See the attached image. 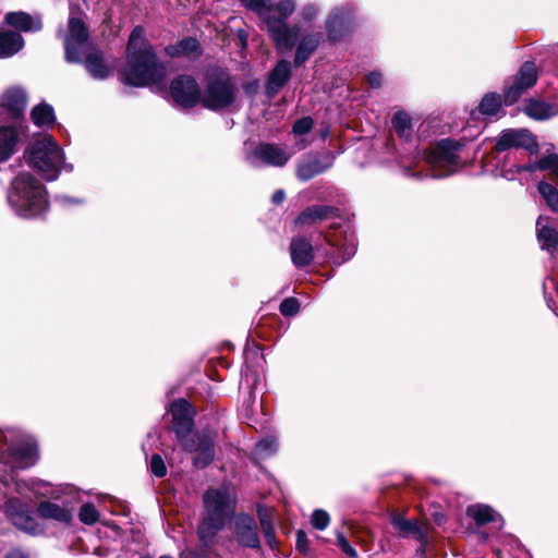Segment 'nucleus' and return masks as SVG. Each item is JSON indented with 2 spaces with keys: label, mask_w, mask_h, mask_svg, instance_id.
<instances>
[{
  "label": "nucleus",
  "mask_w": 558,
  "mask_h": 558,
  "mask_svg": "<svg viewBox=\"0 0 558 558\" xmlns=\"http://www.w3.org/2000/svg\"><path fill=\"white\" fill-rule=\"evenodd\" d=\"M337 536V543L339 545V547L342 549V551L351 557V558H356L357 557V553L356 550L351 546V544L347 541V538L344 537V535L341 533V532H337L336 534Z\"/></svg>",
  "instance_id": "obj_45"
},
{
  "label": "nucleus",
  "mask_w": 558,
  "mask_h": 558,
  "mask_svg": "<svg viewBox=\"0 0 558 558\" xmlns=\"http://www.w3.org/2000/svg\"><path fill=\"white\" fill-rule=\"evenodd\" d=\"M290 158L291 154L286 147L270 143L258 144L246 157L247 161L254 167H283Z\"/></svg>",
  "instance_id": "obj_13"
},
{
  "label": "nucleus",
  "mask_w": 558,
  "mask_h": 558,
  "mask_svg": "<svg viewBox=\"0 0 558 558\" xmlns=\"http://www.w3.org/2000/svg\"><path fill=\"white\" fill-rule=\"evenodd\" d=\"M539 170L549 171L555 181L558 182V155L549 154L538 161Z\"/></svg>",
  "instance_id": "obj_39"
},
{
  "label": "nucleus",
  "mask_w": 558,
  "mask_h": 558,
  "mask_svg": "<svg viewBox=\"0 0 558 558\" xmlns=\"http://www.w3.org/2000/svg\"><path fill=\"white\" fill-rule=\"evenodd\" d=\"M61 201H62L64 204L74 202L73 199H71L70 197H66V196L61 197Z\"/></svg>",
  "instance_id": "obj_56"
},
{
  "label": "nucleus",
  "mask_w": 558,
  "mask_h": 558,
  "mask_svg": "<svg viewBox=\"0 0 558 558\" xmlns=\"http://www.w3.org/2000/svg\"><path fill=\"white\" fill-rule=\"evenodd\" d=\"M236 99L233 80L222 71H213L207 75L206 87L201 93L199 102L207 109L221 110L233 106Z\"/></svg>",
  "instance_id": "obj_9"
},
{
  "label": "nucleus",
  "mask_w": 558,
  "mask_h": 558,
  "mask_svg": "<svg viewBox=\"0 0 558 558\" xmlns=\"http://www.w3.org/2000/svg\"><path fill=\"white\" fill-rule=\"evenodd\" d=\"M349 14L350 12L344 8H337L331 12L327 21L328 36L331 40L339 39L338 31L341 32L344 28Z\"/></svg>",
  "instance_id": "obj_31"
},
{
  "label": "nucleus",
  "mask_w": 558,
  "mask_h": 558,
  "mask_svg": "<svg viewBox=\"0 0 558 558\" xmlns=\"http://www.w3.org/2000/svg\"><path fill=\"white\" fill-rule=\"evenodd\" d=\"M170 412L172 414L173 429L181 440L183 448L195 453V466L205 468L208 465L215 457V435L211 432H204L190 436L195 412L187 401L180 399L172 402Z\"/></svg>",
  "instance_id": "obj_2"
},
{
  "label": "nucleus",
  "mask_w": 558,
  "mask_h": 558,
  "mask_svg": "<svg viewBox=\"0 0 558 558\" xmlns=\"http://www.w3.org/2000/svg\"><path fill=\"white\" fill-rule=\"evenodd\" d=\"M180 558H206V557L193 549H185L180 554Z\"/></svg>",
  "instance_id": "obj_52"
},
{
  "label": "nucleus",
  "mask_w": 558,
  "mask_h": 558,
  "mask_svg": "<svg viewBox=\"0 0 558 558\" xmlns=\"http://www.w3.org/2000/svg\"><path fill=\"white\" fill-rule=\"evenodd\" d=\"M5 558H28V557L23 550L14 548V549H11L10 551H8V554L5 555Z\"/></svg>",
  "instance_id": "obj_53"
},
{
  "label": "nucleus",
  "mask_w": 558,
  "mask_h": 558,
  "mask_svg": "<svg viewBox=\"0 0 558 558\" xmlns=\"http://www.w3.org/2000/svg\"><path fill=\"white\" fill-rule=\"evenodd\" d=\"M8 203L23 218L39 217L48 210L47 191L29 172L19 173L8 191Z\"/></svg>",
  "instance_id": "obj_3"
},
{
  "label": "nucleus",
  "mask_w": 558,
  "mask_h": 558,
  "mask_svg": "<svg viewBox=\"0 0 558 558\" xmlns=\"http://www.w3.org/2000/svg\"><path fill=\"white\" fill-rule=\"evenodd\" d=\"M4 512L17 529L33 535L40 532L39 524L32 514L29 507L20 499H8L4 504Z\"/></svg>",
  "instance_id": "obj_15"
},
{
  "label": "nucleus",
  "mask_w": 558,
  "mask_h": 558,
  "mask_svg": "<svg viewBox=\"0 0 558 558\" xmlns=\"http://www.w3.org/2000/svg\"><path fill=\"white\" fill-rule=\"evenodd\" d=\"M141 558H149V557H141Z\"/></svg>",
  "instance_id": "obj_59"
},
{
  "label": "nucleus",
  "mask_w": 558,
  "mask_h": 558,
  "mask_svg": "<svg viewBox=\"0 0 558 558\" xmlns=\"http://www.w3.org/2000/svg\"><path fill=\"white\" fill-rule=\"evenodd\" d=\"M36 460V446L24 441L17 429H0V464L13 471L29 468Z\"/></svg>",
  "instance_id": "obj_6"
},
{
  "label": "nucleus",
  "mask_w": 558,
  "mask_h": 558,
  "mask_svg": "<svg viewBox=\"0 0 558 558\" xmlns=\"http://www.w3.org/2000/svg\"><path fill=\"white\" fill-rule=\"evenodd\" d=\"M167 54L170 57L196 58L201 56L202 49L199 43L192 37L184 38L174 45L166 48Z\"/></svg>",
  "instance_id": "obj_25"
},
{
  "label": "nucleus",
  "mask_w": 558,
  "mask_h": 558,
  "mask_svg": "<svg viewBox=\"0 0 558 558\" xmlns=\"http://www.w3.org/2000/svg\"><path fill=\"white\" fill-rule=\"evenodd\" d=\"M295 3L293 0H279L278 2L272 1L271 15L276 20H282L287 25L286 20L294 12Z\"/></svg>",
  "instance_id": "obj_36"
},
{
  "label": "nucleus",
  "mask_w": 558,
  "mask_h": 558,
  "mask_svg": "<svg viewBox=\"0 0 558 558\" xmlns=\"http://www.w3.org/2000/svg\"><path fill=\"white\" fill-rule=\"evenodd\" d=\"M333 156L328 154L323 160L317 155L304 156L296 166V178L306 182L332 166Z\"/></svg>",
  "instance_id": "obj_17"
},
{
  "label": "nucleus",
  "mask_w": 558,
  "mask_h": 558,
  "mask_svg": "<svg viewBox=\"0 0 558 558\" xmlns=\"http://www.w3.org/2000/svg\"><path fill=\"white\" fill-rule=\"evenodd\" d=\"M166 76L165 66L158 62L151 46L146 41L144 29L137 26L130 35L128 61L121 73L125 85L142 87L158 84Z\"/></svg>",
  "instance_id": "obj_1"
},
{
  "label": "nucleus",
  "mask_w": 558,
  "mask_h": 558,
  "mask_svg": "<svg viewBox=\"0 0 558 558\" xmlns=\"http://www.w3.org/2000/svg\"><path fill=\"white\" fill-rule=\"evenodd\" d=\"M234 502L230 487L209 489L204 495L205 515L198 527V535L207 543L223 525L225 519Z\"/></svg>",
  "instance_id": "obj_4"
},
{
  "label": "nucleus",
  "mask_w": 558,
  "mask_h": 558,
  "mask_svg": "<svg viewBox=\"0 0 558 558\" xmlns=\"http://www.w3.org/2000/svg\"><path fill=\"white\" fill-rule=\"evenodd\" d=\"M313 128V120L308 117L298 120L293 125V132L298 135L308 133Z\"/></svg>",
  "instance_id": "obj_44"
},
{
  "label": "nucleus",
  "mask_w": 558,
  "mask_h": 558,
  "mask_svg": "<svg viewBox=\"0 0 558 558\" xmlns=\"http://www.w3.org/2000/svg\"><path fill=\"white\" fill-rule=\"evenodd\" d=\"M495 148L505 151L510 148H523L530 154L538 151L536 137L526 129H507L498 136Z\"/></svg>",
  "instance_id": "obj_14"
},
{
  "label": "nucleus",
  "mask_w": 558,
  "mask_h": 558,
  "mask_svg": "<svg viewBox=\"0 0 558 558\" xmlns=\"http://www.w3.org/2000/svg\"><path fill=\"white\" fill-rule=\"evenodd\" d=\"M81 522L87 525L96 523L99 519V513L93 504H84L78 512Z\"/></svg>",
  "instance_id": "obj_40"
},
{
  "label": "nucleus",
  "mask_w": 558,
  "mask_h": 558,
  "mask_svg": "<svg viewBox=\"0 0 558 558\" xmlns=\"http://www.w3.org/2000/svg\"><path fill=\"white\" fill-rule=\"evenodd\" d=\"M311 523L316 530H325L330 523L329 514L323 509H316L311 517Z\"/></svg>",
  "instance_id": "obj_41"
},
{
  "label": "nucleus",
  "mask_w": 558,
  "mask_h": 558,
  "mask_svg": "<svg viewBox=\"0 0 558 558\" xmlns=\"http://www.w3.org/2000/svg\"><path fill=\"white\" fill-rule=\"evenodd\" d=\"M366 80L372 87L378 88L383 84V75L380 72H371L367 74Z\"/></svg>",
  "instance_id": "obj_48"
},
{
  "label": "nucleus",
  "mask_w": 558,
  "mask_h": 558,
  "mask_svg": "<svg viewBox=\"0 0 558 558\" xmlns=\"http://www.w3.org/2000/svg\"><path fill=\"white\" fill-rule=\"evenodd\" d=\"M68 28L64 37L65 59L68 62L80 63L83 52L94 47L89 41L87 26L80 17L70 16Z\"/></svg>",
  "instance_id": "obj_11"
},
{
  "label": "nucleus",
  "mask_w": 558,
  "mask_h": 558,
  "mask_svg": "<svg viewBox=\"0 0 558 558\" xmlns=\"http://www.w3.org/2000/svg\"><path fill=\"white\" fill-rule=\"evenodd\" d=\"M320 41L319 34L306 35L300 41L294 59L295 65H301L315 51Z\"/></svg>",
  "instance_id": "obj_32"
},
{
  "label": "nucleus",
  "mask_w": 558,
  "mask_h": 558,
  "mask_svg": "<svg viewBox=\"0 0 558 558\" xmlns=\"http://www.w3.org/2000/svg\"><path fill=\"white\" fill-rule=\"evenodd\" d=\"M0 109L5 108L12 117H19L27 104L26 94L21 88H11L2 96Z\"/></svg>",
  "instance_id": "obj_21"
},
{
  "label": "nucleus",
  "mask_w": 558,
  "mask_h": 558,
  "mask_svg": "<svg viewBox=\"0 0 558 558\" xmlns=\"http://www.w3.org/2000/svg\"><path fill=\"white\" fill-rule=\"evenodd\" d=\"M291 76V64L289 61H279L275 69L270 72L267 82V92L275 95L289 81Z\"/></svg>",
  "instance_id": "obj_22"
},
{
  "label": "nucleus",
  "mask_w": 558,
  "mask_h": 558,
  "mask_svg": "<svg viewBox=\"0 0 558 558\" xmlns=\"http://www.w3.org/2000/svg\"><path fill=\"white\" fill-rule=\"evenodd\" d=\"M466 513L480 525L488 522H496L497 520L502 522L501 518L495 512V510L487 505L477 504L470 506L466 509ZM501 525L502 523L500 526Z\"/></svg>",
  "instance_id": "obj_30"
},
{
  "label": "nucleus",
  "mask_w": 558,
  "mask_h": 558,
  "mask_svg": "<svg viewBox=\"0 0 558 558\" xmlns=\"http://www.w3.org/2000/svg\"><path fill=\"white\" fill-rule=\"evenodd\" d=\"M9 480H12V481H13L14 478H13V476H10V477H9V476H7V475H2V476H0V481H1V482H3L4 484H7Z\"/></svg>",
  "instance_id": "obj_55"
},
{
  "label": "nucleus",
  "mask_w": 558,
  "mask_h": 558,
  "mask_svg": "<svg viewBox=\"0 0 558 558\" xmlns=\"http://www.w3.org/2000/svg\"><path fill=\"white\" fill-rule=\"evenodd\" d=\"M317 13V9L315 5L313 4H310V5H306L304 9H303V17L305 20H312Z\"/></svg>",
  "instance_id": "obj_50"
},
{
  "label": "nucleus",
  "mask_w": 558,
  "mask_h": 558,
  "mask_svg": "<svg viewBox=\"0 0 558 558\" xmlns=\"http://www.w3.org/2000/svg\"><path fill=\"white\" fill-rule=\"evenodd\" d=\"M536 170H539L538 162H531V163H527L524 166H519L517 168V172H522V171L534 172Z\"/></svg>",
  "instance_id": "obj_51"
},
{
  "label": "nucleus",
  "mask_w": 558,
  "mask_h": 558,
  "mask_svg": "<svg viewBox=\"0 0 558 558\" xmlns=\"http://www.w3.org/2000/svg\"><path fill=\"white\" fill-rule=\"evenodd\" d=\"M461 145L451 140H442L430 150L426 160L433 170V177L442 178L453 173L460 167Z\"/></svg>",
  "instance_id": "obj_10"
},
{
  "label": "nucleus",
  "mask_w": 558,
  "mask_h": 558,
  "mask_svg": "<svg viewBox=\"0 0 558 558\" xmlns=\"http://www.w3.org/2000/svg\"><path fill=\"white\" fill-rule=\"evenodd\" d=\"M391 523L403 537L413 536L421 542L425 538V533L416 521L408 520L401 514H393L391 517Z\"/></svg>",
  "instance_id": "obj_26"
},
{
  "label": "nucleus",
  "mask_w": 558,
  "mask_h": 558,
  "mask_svg": "<svg viewBox=\"0 0 558 558\" xmlns=\"http://www.w3.org/2000/svg\"><path fill=\"white\" fill-rule=\"evenodd\" d=\"M5 22L15 28L24 32L39 31L41 28V22L39 19H34L25 12H11L5 15Z\"/></svg>",
  "instance_id": "obj_28"
},
{
  "label": "nucleus",
  "mask_w": 558,
  "mask_h": 558,
  "mask_svg": "<svg viewBox=\"0 0 558 558\" xmlns=\"http://www.w3.org/2000/svg\"><path fill=\"white\" fill-rule=\"evenodd\" d=\"M501 108L500 97L496 94H487L482 99L478 110L484 116H495Z\"/></svg>",
  "instance_id": "obj_35"
},
{
  "label": "nucleus",
  "mask_w": 558,
  "mask_h": 558,
  "mask_svg": "<svg viewBox=\"0 0 558 558\" xmlns=\"http://www.w3.org/2000/svg\"><path fill=\"white\" fill-rule=\"evenodd\" d=\"M296 548L300 553L306 554L308 551V538L304 531L296 532Z\"/></svg>",
  "instance_id": "obj_47"
},
{
  "label": "nucleus",
  "mask_w": 558,
  "mask_h": 558,
  "mask_svg": "<svg viewBox=\"0 0 558 558\" xmlns=\"http://www.w3.org/2000/svg\"><path fill=\"white\" fill-rule=\"evenodd\" d=\"M258 518L263 531L274 529L271 511L265 508H258Z\"/></svg>",
  "instance_id": "obj_46"
},
{
  "label": "nucleus",
  "mask_w": 558,
  "mask_h": 558,
  "mask_svg": "<svg viewBox=\"0 0 558 558\" xmlns=\"http://www.w3.org/2000/svg\"><path fill=\"white\" fill-rule=\"evenodd\" d=\"M160 558H171V557H168V556H162V557H160Z\"/></svg>",
  "instance_id": "obj_58"
},
{
  "label": "nucleus",
  "mask_w": 558,
  "mask_h": 558,
  "mask_svg": "<svg viewBox=\"0 0 558 558\" xmlns=\"http://www.w3.org/2000/svg\"><path fill=\"white\" fill-rule=\"evenodd\" d=\"M300 311V303L295 298H287L280 304V313L283 316H294Z\"/></svg>",
  "instance_id": "obj_42"
},
{
  "label": "nucleus",
  "mask_w": 558,
  "mask_h": 558,
  "mask_svg": "<svg viewBox=\"0 0 558 558\" xmlns=\"http://www.w3.org/2000/svg\"><path fill=\"white\" fill-rule=\"evenodd\" d=\"M524 112L532 119L545 120L558 113V106L541 100H530Z\"/></svg>",
  "instance_id": "obj_29"
},
{
  "label": "nucleus",
  "mask_w": 558,
  "mask_h": 558,
  "mask_svg": "<svg viewBox=\"0 0 558 558\" xmlns=\"http://www.w3.org/2000/svg\"><path fill=\"white\" fill-rule=\"evenodd\" d=\"M31 118L39 128L50 126L56 121L53 108L46 102L35 106L31 111Z\"/></svg>",
  "instance_id": "obj_33"
},
{
  "label": "nucleus",
  "mask_w": 558,
  "mask_h": 558,
  "mask_svg": "<svg viewBox=\"0 0 558 558\" xmlns=\"http://www.w3.org/2000/svg\"><path fill=\"white\" fill-rule=\"evenodd\" d=\"M536 81L537 71L535 64L533 62H525L518 73L506 82L504 90L505 104H514Z\"/></svg>",
  "instance_id": "obj_12"
},
{
  "label": "nucleus",
  "mask_w": 558,
  "mask_h": 558,
  "mask_svg": "<svg viewBox=\"0 0 558 558\" xmlns=\"http://www.w3.org/2000/svg\"><path fill=\"white\" fill-rule=\"evenodd\" d=\"M392 126L400 137L409 140L412 135L410 117L405 112H397L392 118Z\"/></svg>",
  "instance_id": "obj_34"
},
{
  "label": "nucleus",
  "mask_w": 558,
  "mask_h": 558,
  "mask_svg": "<svg viewBox=\"0 0 558 558\" xmlns=\"http://www.w3.org/2000/svg\"><path fill=\"white\" fill-rule=\"evenodd\" d=\"M290 254L292 263L299 268L307 266L314 258L311 242L301 236L292 239L290 244Z\"/></svg>",
  "instance_id": "obj_20"
},
{
  "label": "nucleus",
  "mask_w": 558,
  "mask_h": 558,
  "mask_svg": "<svg viewBox=\"0 0 558 558\" xmlns=\"http://www.w3.org/2000/svg\"><path fill=\"white\" fill-rule=\"evenodd\" d=\"M538 192L546 199L548 206L553 210H558V191L551 184L541 182L538 184Z\"/></svg>",
  "instance_id": "obj_38"
},
{
  "label": "nucleus",
  "mask_w": 558,
  "mask_h": 558,
  "mask_svg": "<svg viewBox=\"0 0 558 558\" xmlns=\"http://www.w3.org/2000/svg\"><path fill=\"white\" fill-rule=\"evenodd\" d=\"M284 192L282 190H278L272 195V202L275 204H280L284 199Z\"/></svg>",
  "instance_id": "obj_54"
},
{
  "label": "nucleus",
  "mask_w": 558,
  "mask_h": 558,
  "mask_svg": "<svg viewBox=\"0 0 558 558\" xmlns=\"http://www.w3.org/2000/svg\"><path fill=\"white\" fill-rule=\"evenodd\" d=\"M234 533L238 543L248 548L259 547L257 524L254 518L247 514H238L234 519Z\"/></svg>",
  "instance_id": "obj_18"
},
{
  "label": "nucleus",
  "mask_w": 558,
  "mask_h": 558,
  "mask_svg": "<svg viewBox=\"0 0 558 558\" xmlns=\"http://www.w3.org/2000/svg\"><path fill=\"white\" fill-rule=\"evenodd\" d=\"M241 2L263 19L279 50L289 51L293 48L299 35V27L289 28L282 20H276L271 15L272 0H241Z\"/></svg>",
  "instance_id": "obj_8"
},
{
  "label": "nucleus",
  "mask_w": 558,
  "mask_h": 558,
  "mask_svg": "<svg viewBox=\"0 0 558 558\" xmlns=\"http://www.w3.org/2000/svg\"><path fill=\"white\" fill-rule=\"evenodd\" d=\"M35 485H44V482L43 481L32 482V488L33 489L35 488Z\"/></svg>",
  "instance_id": "obj_57"
},
{
  "label": "nucleus",
  "mask_w": 558,
  "mask_h": 558,
  "mask_svg": "<svg viewBox=\"0 0 558 558\" xmlns=\"http://www.w3.org/2000/svg\"><path fill=\"white\" fill-rule=\"evenodd\" d=\"M88 73L98 80H104L110 74L109 66L105 63L102 53L96 47L83 52V60Z\"/></svg>",
  "instance_id": "obj_19"
},
{
  "label": "nucleus",
  "mask_w": 558,
  "mask_h": 558,
  "mask_svg": "<svg viewBox=\"0 0 558 558\" xmlns=\"http://www.w3.org/2000/svg\"><path fill=\"white\" fill-rule=\"evenodd\" d=\"M264 532V537H265V541L266 543L271 547L274 548L275 545H276V535H275V530L274 529H268L266 531H263Z\"/></svg>",
  "instance_id": "obj_49"
},
{
  "label": "nucleus",
  "mask_w": 558,
  "mask_h": 558,
  "mask_svg": "<svg viewBox=\"0 0 558 558\" xmlns=\"http://www.w3.org/2000/svg\"><path fill=\"white\" fill-rule=\"evenodd\" d=\"M278 444L274 437H266L258 441L254 448L257 458H266L277 451Z\"/></svg>",
  "instance_id": "obj_37"
},
{
  "label": "nucleus",
  "mask_w": 558,
  "mask_h": 558,
  "mask_svg": "<svg viewBox=\"0 0 558 558\" xmlns=\"http://www.w3.org/2000/svg\"><path fill=\"white\" fill-rule=\"evenodd\" d=\"M170 94L181 107L191 108L199 102L201 90L194 77L180 75L171 82Z\"/></svg>",
  "instance_id": "obj_16"
},
{
  "label": "nucleus",
  "mask_w": 558,
  "mask_h": 558,
  "mask_svg": "<svg viewBox=\"0 0 558 558\" xmlns=\"http://www.w3.org/2000/svg\"><path fill=\"white\" fill-rule=\"evenodd\" d=\"M49 496L61 504L50 500L41 501L37 506V514L43 519L69 525L73 519L74 508L81 501L78 490L70 485H60L52 488Z\"/></svg>",
  "instance_id": "obj_7"
},
{
  "label": "nucleus",
  "mask_w": 558,
  "mask_h": 558,
  "mask_svg": "<svg viewBox=\"0 0 558 558\" xmlns=\"http://www.w3.org/2000/svg\"><path fill=\"white\" fill-rule=\"evenodd\" d=\"M28 163L47 181L56 180L64 166V153L54 138L44 134L28 150Z\"/></svg>",
  "instance_id": "obj_5"
},
{
  "label": "nucleus",
  "mask_w": 558,
  "mask_h": 558,
  "mask_svg": "<svg viewBox=\"0 0 558 558\" xmlns=\"http://www.w3.org/2000/svg\"><path fill=\"white\" fill-rule=\"evenodd\" d=\"M537 240L543 250L553 252L558 246V231L547 226V219L538 217L536 221Z\"/></svg>",
  "instance_id": "obj_24"
},
{
  "label": "nucleus",
  "mask_w": 558,
  "mask_h": 558,
  "mask_svg": "<svg viewBox=\"0 0 558 558\" xmlns=\"http://www.w3.org/2000/svg\"><path fill=\"white\" fill-rule=\"evenodd\" d=\"M336 209L330 206L315 205L304 209L295 219L298 226H311L331 216Z\"/></svg>",
  "instance_id": "obj_23"
},
{
  "label": "nucleus",
  "mask_w": 558,
  "mask_h": 558,
  "mask_svg": "<svg viewBox=\"0 0 558 558\" xmlns=\"http://www.w3.org/2000/svg\"><path fill=\"white\" fill-rule=\"evenodd\" d=\"M149 466L151 473L157 477H162L167 474L165 461L159 454H153Z\"/></svg>",
  "instance_id": "obj_43"
},
{
  "label": "nucleus",
  "mask_w": 558,
  "mask_h": 558,
  "mask_svg": "<svg viewBox=\"0 0 558 558\" xmlns=\"http://www.w3.org/2000/svg\"><path fill=\"white\" fill-rule=\"evenodd\" d=\"M24 46L23 37L12 31H0V58H9Z\"/></svg>",
  "instance_id": "obj_27"
}]
</instances>
